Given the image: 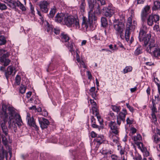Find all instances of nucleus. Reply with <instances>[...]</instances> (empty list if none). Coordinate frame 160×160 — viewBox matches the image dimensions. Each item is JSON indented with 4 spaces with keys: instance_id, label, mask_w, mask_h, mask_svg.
<instances>
[{
    "instance_id": "37998d69",
    "label": "nucleus",
    "mask_w": 160,
    "mask_h": 160,
    "mask_svg": "<svg viewBox=\"0 0 160 160\" xmlns=\"http://www.w3.org/2000/svg\"><path fill=\"white\" fill-rule=\"evenodd\" d=\"M92 126L93 128H98L99 131H100L101 129L100 127L96 125L95 122L92 123Z\"/></svg>"
},
{
    "instance_id": "0eeeda50",
    "label": "nucleus",
    "mask_w": 160,
    "mask_h": 160,
    "mask_svg": "<svg viewBox=\"0 0 160 160\" xmlns=\"http://www.w3.org/2000/svg\"><path fill=\"white\" fill-rule=\"evenodd\" d=\"M160 19L159 16L158 15H150L147 19V24L150 26H152L154 22L158 23Z\"/></svg>"
},
{
    "instance_id": "6e6552de",
    "label": "nucleus",
    "mask_w": 160,
    "mask_h": 160,
    "mask_svg": "<svg viewBox=\"0 0 160 160\" xmlns=\"http://www.w3.org/2000/svg\"><path fill=\"white\" fill-rule=\"evenodd\" d=\"M127 114L126 110L123 108L122 111L120 112L119 114L117 116V123L118 126H120L122 121L123 122L125 121V118Z\"/></svg>"
},
{
    "instance_id": "423d86ee",
    "label": "nucleus",
    "mask_w": 160,
    "mask_h": 160,
    "mask_svg": "<svg viewBox=\"0 0 160 160\" xmlns=\"http://www.w3.org/2000/svg\"><path fill=\"white\" fill-rule=\"evenodd\" d=\"M114 28L116 33L119 34L121 37L122 35L124 25L123 23L120 22L118 19H115L113 21Z\"/></svg>"
},
{
    "instance_id": "2eb2a0df",
    "label": "nucleus",
    "mask_w": 160,
    "mask_h": 160,
    "mask_svg": "<svg viewBox=\"0 0 160 160\" xmlns=\"http://www.w3.org/2000/svg\"><path fill=\"white\" fill-rule=\"evenodd\" d=\"M26 119L28 121V124L30 126L32 127L35 129H38V127L36 124L34 118L33 117L31 118L30 114L28 113L27 114Z\"/></svg>"
},
{
    "instance_id": "13d9d810",
    "label": "nucleus",
    "mask_w": 160,
    "mask_h": 160,
    "mask_svg": "<svg viewBox=\"0 0 160 160\" xmlns=\"http://www.w3.org/2000/svg\"><path fill=\"white\" fill-rule=\"evenodd\" d=\"M37 12H38V15H39L40 16V18L41 19V21L43 22H44L43 18L40 12L38 10H37Z\"/></svg>"
},
{
    "instance_id": "c03bdc74",
    "label": "nucleus",
    "mask_w": 160,
    "mask_h": 160,
    "mask_svg": "<svg viewBox=\"0 0 160 160\" xmlns=\"http://www.w3.org/2000/svg\"><path fill=\"white\" fill-rule=\"evenodd\" d=\"M126 105L127 106V107L129 109V110L132 112H134V109L131 106L129 103H126Z\"/></svg>"
},
{
    "instance_id": "0e129e2a",
    "label": "nucleus",
    "mask_w": 160,
    "mask_h": 160,
    "mask_svg": "<svg viewBox=\"0 0 160 160\" xmlns=\"http://www.w3.org/2000/svg\"><path fill=\"white\" fill-rule=\"evenodd\" d=\"M145 0H137L138 4L143 3Z\"/></svg>"
},
{
    "instance_id": "dca6fc26",
    "label": "nucleus",
    "mask_w": 160,
    "mask_h": 160,
    "mask_svg": "<svg viewBox=\"0 0 160 160\" xmlns=\"http://www.w3.org/2000/svg\"><path fill=\"white\" fill-rule=\"evenodd\" d=\"M150 6L147 5L142 10L141 14V16L142 21H144L150 12Z\"/></svg>"
},
{
    "instance_id": "9b49d317",
    "label": "nucleus",
    "mask_w": 160,
    "mask_h": 160,
    "mask_svg": "<svg viewBox=\"0 0 160 160\" xmlns=\"http://www.w3.org/2000/svg\"><path fill=\"white\" fill-rule=\"evenodd\" d=\"M132 139L133 140L135 143L137 145L138 148L141 149V147H143V144L141 142V141L142 140V137L141 135L138 134L136 135H134L132 137Z\"/></svg>"
},
{
    "instance_id": "cd10ccee",
    "label": "nucleus",
    "mask_w": 160,
    "mask_h": 160,
    "mask_svg": "<svg viewBox=\"0 0 160 160\" xmlns=\"http://www.w3.org/2000/svg\"><path fill=\"white\" fill-rule=\"evenodd\" d=\"M81 4L80 6V8L81 12H84V11L85 6L86 5L85 0H80Z\"/></svg>"
},
{
    "instance_id": "052dcab7",
    "label": "nucleus",
    "mask_w": 160,
    "mask_h": 160,
    "mask_svg": "<svg viewBox=\"0 0 160 160\" xmlns=\"http://www.w3.org/2000/svg\"><path fill=\"white\" fill-rule=\"evenodd\" d=\"M98 2L100 3L101 5H103L105 4V2L104 0H97Z\"/></svg>"
},
{
    "instance_id": "1a4fd4ad",
    "label": "nucleus",
    "mask_w": 160,
    "mask_h": 160,
    "mask_svg": "<svg viewBox=\"0 0 160 160\" xmlns=\"http://www.w3.org/2000/svg\"><path fill=\"white\" fill-rule=\"evenodd\" d=\"M109 126L110 128L111 132L110 133L118 135L119 133V126L116 124L115 122L111 121L109 124Z\"/></svg>"
},
{
    "instance_id": "de8ad7c7",
    "label": "nucleus",
    "mask_w": 160,
    "mask_h": 160,
    "mask_svg": "<svg viewBox=\"0 0 160 160\" xmlns=\"http://www.w3.org/2000/svg\"><path fill=\"white\" fill-rule=\"evenodd\" d=\"M34 8L32 5L30 3V10L31 13L32 15H34L35 13V11L34 10Z\"/></svg>"
},
{
    "instance_id": "a211bd4d",
    "label": "nucleus",
    "mask_w": 160,
    "mask_h": 160,
    "mask_svg": "<svg viewBox=\"0 0 160 160\" xmlns=\"http://www.w3.org/2000/svg\"><path fill=\"white\" fill-rule=\"evenodd\" d=\"M8 152L4 149L3 146H0V160H3L5 157L7 160Z\"/></svg>"
},
{
    "instance_id": "39448f33",
    "label": "nucleus",
    "mask_w": 160,
    "mask_h": 160,
    "mask_svg": "<svg viewBox=\"0 0 160 160\" xmlns=\"http://www.w3.org/2000/svg\"><path fill=\"white\" fill-rule=\"evenodd\" d=\"M4 2L12 9H15L16 7H18L22 11L25 10V7L18 1L15 2L12 0H4Z\"/></svg>"
},
{
    "instance_id": "ea45409f",
    "label": "nucleus",
    "mask_w": 160,
    "mask_h": 160,
    "mask_svg": "<svg viewBox=\"0 0 160 160\" xmlns=\"http://www.w3.org/2000/svg\"><path fill=\"white\" fill-rule=\"evenodd\" d=\"M7 8V7L5 4L0 2V9L3 10H6Z\"/></svg>"
},
{
    "instance_id": "7c9ffc66",
    "label": "nucleus",
    "mask_w": 160,
    "mask_h": 160,
    "mask_svg": "<svg viewBox=\"0 0 160 160\" xmlns=\"http://www.w3.org/2000/svg\"><path fill=\"white\" fill-rule=\"evenodd\" d=\"M92 110L93 114L97 115L99 114L98 110L97 108V106H92Z\"/></svg>"
},
{
    "instance_id": "72a5a7b5",
    "label": "nucleus",
    "mask_w": 160,
    "mask_h": 160,
    "mask_svg": "<svg viewBox=\"0 0 160 160\" xmlns=\"http://www.w3.org/2000/svg\"><path fill=\"white\" fill-rule=\"evenodd\" d=\"M132 70V68L131 66H127L124 69H123V72L124 73H125L131 71Z\"/></svg>"
},
{
    "instance_id": "c9c22d12",
    "label": "nucleus",
    "mask_w": 160,
    "mask_h": 160,
    "mask_svg": "<svg viewBox=\"0 0 160 160\" xmlns=\"http://www.w3.org/2000/svg\"><path fill=\"white\" fill-rule=\"evenodd\" d=\"M26 90V87L24 85L22 84L19 88L20 92L23 94L25 92Z\"/></svg>"
},
{
    "instance_id": "5fc2aeb1",
    "label": "nucleus",
    "mask_w": 160,
    "mask_h": 160,
    "mask_svg": "<svg viewBox=\"0 0 160 160\" xmlns=\"http://www.w3.org/2000/svg\"><path fill=\"white\" fill-rule=\"evenodd\" d=\"M87 73L88 76V79H91L92 78V76L91 72L89 71H87Z\"/></svg>"
},
{
    "instance_id": "58836bf2",
    "label": "nucleus",
    "mask_w": 160,
    "mask_h": 160,
    "mask_svg": "<svg viewBox=\"0 0 160 160\" xmlns=\"http://www.w3.org/2000/svg\"><path fill=\"white\" fill-rule=\"evenodd\" d=\"M152 122H153L155 124H156L157 123V120L155 114L152 113Z\"/></svg>"
},
{
    "instance_id": "e2e57ef3",
    "label": "nucleus",
    "mask_w": 160,
    "mask_h": 160,
    "mask_svg": "<svg viewBox=\"0 0 160 160\" xmlns=\"http://www.w3.org/2000/svg\"><path fill=\"white\" fill-rule=\"evenodd\" d=\"M155 82L158 86V92L160 95V84L157 82L156 81H155Z\"/></svg>"
},
{
    "instance_id": "338daca9",
    "label": "nucleus",
    "mask_w": 160,
    "mask_h": 160,
    "mask_svg": "<svg viewBox=\"0 0 160 160\" xmlns=\"http://www.w3.org/2000/svg\"><path fill=\"white\" fill-rule=\"evenodd\" d=\"M149 155V152L147 151V150H146L145 151L144 153V156H145L146 157H148V156Z\"/></svg>"
},
{
    "instance_id": "f3484780",
    "label": "nucleus",
    "mask_w": 160,
    "mask_h": 160,
    "mask_svg": "<svg viewBox=\"0 0 160 160\" xmlns=\"http://www.w3.org/2000/svg\"><path fill=\"white\" fill-rule=\"evenodd\" d=\"M9 53L7 52L6 53L3 54L0 58L1 62L4 63V65L5 67L8 65L10 62V60L7 58L9 56Z\"/></svg>"
},
{
    "instance_id": "e433bc0d",
    "label": "nucleus",
    "mask_w": 160,
    "mask_h": 160,
    "mask_svg": "<svg viewBox=\"0 0 160 160\" xmlns=\"http://www.w3.org/2000/svg\"><path fill=\"white\" fill-rule=\"evenodd\" d=\"M21 78L20 76L17 75L15 78V82L16 84L19 85L21 82Z\"/></svg>"
},
{
    "instance_id": "5701e85b",
    "label": "nucleus",
    "mask_w": 160,
    "mask_h": 160,
    "mask_svg": "<svg viewBox=\"0 0 160 160\" xmlns=\"http://www.w3.org/2000/svg\"><path fill=\"white\" fill-rule=\"evenodd\" d=\"M130 28H126V29L125 32V37L126 40L127 41H128L130 38V34L131 32L133 31Z\"/></svg>"
},
{
    "instance_id": "a19ab883",
    "label": "nucleus",
    "mask_w": 160,
    "mask_h": 160,
    "mask_svg": "<svg viewBox=\"0 0 160 160\" xmlns=\"http://www.w3.org/2000/svg\"><path fill=\"white\" fill-rule=\"evenodd\" d=\"M160 141V138L158 137L157 135H155L154 137V141L156 143H158Z\"/></svg>"
},
{
    "instance_id": "680f3d73",
    "label": "nucleus",
    "mask_w": 160,
    "mask_h": 160,
    "mask_svg": "<svg viewBox=\"0 0 160 160\" xmlns=\"http://www.w3.org/2000/svg\"><path fill=\"white\" fill-rule=\"evenodd\" d=\"M132 133V134H134L136 132L137 130L134 128H132L131 129Z\"/></svg>"
},
{
    "instance_id": "7ed1b4c3",
    "label": "nucleus",
    "mask_w": 160,
    "mask_h": 160,
    "mask_svg": "<svg viewBox=\"0 0 160 160\" xmlns=\"http://www.w3.org/2000/svg\"><path fill=\"white\" fill-rule=\"evenodd\" d=\"M89 11L88 12V18L82 17V25L87 29L88 27L91 28L92 27V11L98 14L101 13V9L99 2L94 1V0H88Z\"/></svg>"
},
{
    "instance_id": "6ab92c4d",
    "label": "nucleus",
    "mask_w": 160,
    "mask_h": 160,
    "mask_svg": "<svg viewBox=\"0 0 160 160\" xmlns=\"http://www.w3.org/2000/svg\"><path fill=\"white\" fill-rule=\"evenodd\" d=\"M45 30L47 32L50 34H51L53 32V27L47 21L43 22Z\"/></svg>"
},
{
    "instance_id": "f257e3e1",
    "label": "nucleus",
    "mask_w": 160,
    "mask_h": 160,
    "mask_svg": "<svg viewBox=\"0 0 160 160\" xmlns=\"http://www.w3.org/2000/svg\"><path fill=\"white\" fill-rule=\"evenodd\" d=\"M147 26L143 24L140 28L138 38L140 42H143L144 47L146 48V51L151 54L154 57H160V48L158 47L155 43V40L151 38L150 34H146Z\"/></svg>"
},
{
    "instance_id": "f03ea898",
    "label": "nucleus",
    "mask_w": 160,
    "mask_h": 160,
    "mask_svg": "<svg viewBox=\"0 0 160 160\" xmlns=\"http://www.w3.org/2000/svg\"><path fill=\"white\" fill-rule=\"evenodd\" d=\"M8 112V128L13 129L14 132H16L17 128L16 124L19 128H20L23 124L21 118L19 114H18L15 111V109L12 107L9 106L7 107Z\"/></svg>"
},
{
    "instance_id": "2f4dec72",
    "label": "nucleus",
    "mask_w": 160,
    "mask_h": 160,
    "mask_svg": "<svg viewBox=\"0 0 160 160\" xmlns=\"http://www.w3.org/2000/svg\"><path fill=\"white\" fill-rule=\"evenodd\" d=\"M142 52V48L141 47H138L135 50L134 53L136 55H138Z\"/></svg>"
},
{
    "instance_id": "a18cd8bd",
    "label": "nucleus",
    "mask_w": 160,
    "mask_h": 160,
    "mask_svg": "<svg viewBox=\"0 0 160 160\" xmlns=\"http://www.w3.org/2000/svg\"><path fill=\"white\" fill-rule=\"evenodd\" d=\"M155 100H154V102H156V103H158L160 100V98L159 97V96L158 95H157L155 96Z\"/></svg>"
},
{
    "instance_id": "b1692460",
    "label": "nucleus",
    "mask_w": 160,
    "mask_h": 160,
    "mask_svg": "<svg viewBox=\"0 0 160 160\" xmlns=\"http://www.w3.org/2000/svg\"><path fill=\"white\" fill-rule=\"evenodd\" d=\"M154 6L152 8L153 10L158 9L160 8V2L159 1H156L154 2Z\"/></svg>"
},
{
    "instance_id": "f8f14e48",
    "label": "nucleus",
    "mask_w": 160,
    "mask_h": 160,
    "mask_svg": "<svg viewBox=\"0 0 160 160\" xmlns=\"http://www.w3.org/2000/svg\"><path fill=\"white\" fill-rule=\"evenodd\" d=\"M38 120L42 129L46 128L49 124V122L48 120L44 118L38 117Z\"/></svg>"
},
{
    "instance_id": "f704fd0d",
    "label": "nucleus",
    "mask_w": 160,
    "mask_h": 160,
    "mask_svg": "<svg viewBox=\"0 0 160 160\" xmlns=\"http://www.w3.org/2000/svg\"><path fill=\"white\" fill-rule=\"evenodd\" d=\"M111 108L112 110L114 112H118L120 110V107L117 106L115 105H112Z\"/></svg>"
},
{
    "instance_id": "774afa93",
    "label": "nucleus",
    "mask_w": 160,
    "mask_h": 160,
    "mask_svg": "<svg viewBox=\"0 0 160 160\" xmlns=\"http://www.w3.org/2000/svg\"><path fill=\"white\" fill-rule=\"evenodd\" d=\"M137 88L136 87H135L134 88H131L130 91L131 92H134L137 90Z\"/></svg>"
},
{
    "instance_id": "c85d7f7f",
    "label": "nucleus",
    "mask_w": 160,
    "mask_h": 160,
    "mask_svg": "<svg viewBox=\"0 0 160 160\" xmlns=\"http://www.w3.org/2000/svg\"><path fill=\"white\" fill-rule=\"evenodd\" d=\"M6 43V40L5 38L2 35L0 36V45H4Z\"/></svg>"
},
{
    "instance_id": "4d7b16f0",
    "label": "nucleus",
    "mask_w": 160,
    "mask_h": 160,
    "mask_svg": "<svg viewBox=\"0 0 160 160\" xmlns=\"http://www.w3.org/2000/svg\"><path fill=\"white\" fill-rule=\"evenodd\" d=\"M97 134L95 133L94 131H92L91 133V136L92 138H95L97 136Z\"/></svg>"
},
{
    "instance_id": "6e6d98bb",
    "label": "nucleus",
    "mask_w": 160,
    "mask_h": 160,
    "mask_svg": "<svg viewBox=\"0 0 160 160\" xmlns=\"http://www.w3.org/2000/svg\"><path fill=\"white\" fill-rule=\"evenodd\" d=\"M90 102L92 104V106H97L96 103L93 100L90 99Z\"/></svg>"
},
{
    "instance_id": "79ce46f5",
    "label": "nucleus",
    "mask_w": 160,
    "mask_h": 160,
    "mask_svg": "<svg viewBox=\"0 0 160 160\" xmlns=\"http://www.w3.org/2000/svg\"><path fill=\"white\" fill-rule=\"evenodd\" d=\"M159 29V26L158 24H155L153 27V30L157 33Z\"/></svg>"
},
{
    "instance_id": "c756f323",
    "label": "nucleus",
    "mask_w": 160,
    "mask_h": 160,
    "mask_svg": "<svg viewBox=\"0 0 160 160\" xmlns=\"http://www.w3.org/2000/svg\"><path fill=\"white\" fill-rule=\"evenodd\" d=\"M152 113L155 114V113L157 112V111L156 106V103L154 101V99L152 100Z\"/></svg>"
},
{
    "instance_id": "aec40b11",
    "label": "nucleus",
    "mask_w": 160,
    "mask_h": 160,
    "mask_svg": "<svg viewBox=\"0 0 160 160\" xmlns=\"http://www.w3.org/2000/svg\"><path fill=\"white\" fill-rule=\"evenodd\" d=\"M64 14L63 13H58L57 14L55 18V20L58 22H61L62 21H64Z\"/></svg>"
},
{
    "instance_id": "4be33fe9",
    "label": "nucleus",
    "mask_w": 160,
    "mask_h": 160,
    "mask_svg": "<svg viewBox=\"0 0 160 160\" xmlns=\"http://www.w3.org/2000/svg\"><path fill=\"white\" fill-rule=\"evenodd\" d=\"M117 135L110 133L109 134V137L112 140L113 142L117 144L118 142V138L117 136Z\"/></svg>"
},
{
    "instance_id": "864d4df0",
    "label": "nucleus",
    "mask_w": 160,
    "mask_h": 160,
    "mask_svg": "<svg viewBox=\"0 0 160 160\" xmlns=\"http://www.w3.org/2000/svg\"><path fill=\"white\" fill-rule=\"evenodd\" d=\"M76 59L77 61L78 62H80V58L79 56V55L78 53V52H77V51H76Z\"/></svg>"
},
{
    "instance_id": "69168bd1",
    "label": "nucleus",
    "mask_w": 160,
    "mask_h": 160,
    "mask_svg": "<svg viewBox=\"0 0 160 160\" xmlns=\"http://www.w3.org/2000/svg\"><path fill=\"white\" fill-rule=\"evenodd\" d=\"M31 94H32L31 92H29L26 93V96L28 98L31 96Z\"/></svg>"
},
{
    "instance_id": "09e8293b",
    "label": "nucleus",
    "mask_w": 160,
    "mask_h": 160,
    "mask_svg": "<svg viewBox=\"0 0 160 160\" xmlns=\"http://www.w3.org/2000/svg\"><path fill=\"white\" fill-rule=\"evenodd\" d=\"M80 64V66L81 67H83L84 68H86L85 65L83 61L81 60L80 61V62H78Z\"/></svg>"
},
{
    "instance_id": "9d476101",
    "label": "nucleus",
    "mask_w": 160,
    "mask_h": 160,
    "mask_svg": "<svg viewBox=\"0 0 160 160\" xmlns=\"http://www.w3.org/2000/svg\"><path fill=\"white\" fill-rule=\"evenodd\" d=\"M115 12V9L112 7H104L103 8V12L106 17H111Z\"/></svg>"
},
{
    "instance_id": "bb28decb",
    "label": "nucleus",
    "mask_w": 160,
    "mask_h": 160,
    "mask_svg": "<svg viewBox=\"0 0 160 160\" xmlns=\"http://www.w3.org/2000/svg\"><path fill=\"white\" fill-rule=\"evenodd\" d=\"M101 25L103 27H105L108 25V22L106 18L105 17H102L101 19Z\"/></svg>"
},
{
    "instance_id": "20e7f679",
    "label": "nucleus",
    "mask_w": 160,
    "mask_h": 160,
    "mask_svg": "<svg viewBox=\"0 0 160 160\" xmlns=\"http://www.w3.org/2000/svg\"><path fill=\"white\" fill-rule=\"evenodd\" d=\"M64 22L67 26H73L77 29H78L80 28L78 19L72 16L69 15L64 17Z\"/></svg>"
},
{
    "instance_id": "a878e982",
    "label": "nucleus",
    "mask_w": 160,
    "mask_h": 160,
    "mask_svg": "<svg viewBox=\"0 0 160 160\" xmlns=\"http://www.w3.org/2000/svg\"><path fill=\"white\" fill-rule=\"evenodd\" d=\"M74 45V44L73 43H69L68 44V48L69 49V51L72 54L73 53H75L74 50L73 48V46Z\"/></svg>"
},
{
    "instance_id": "4468645a",
    "label": "nucleus",
    "mask_w": 160,
    "mask_h": 160,
    "mask_svg": "<svg viewBox=\"0 0 160 160\" xmlns=\"http://www.w3.org/2000/svg\"><path fill=\"white\" fill-rule=\"evenodd\" d=\"M132 18L131 16L128 18L126 28H130L132 30H134L137 25V22L135 21H133L132 22Z\"/></svg>"
},
{
    "instance_id": "393cba45",
    "label": "nucleus",
    "mask_w": 160,
    "mask_h": 160,
    "mask_svg": "<svg viewBox=\"0 0 160 160\" xmlns=\"http://www.w3.org/2000/svg\"><path fill=\"white\" fill-rule=\"evenodd\" d=\"M61 36L62 40L63 42H67L69 39V37L67 34L62 33L61 34Z\"/></svg>"
},
{
    "instance_id": "ddd939ff",
    "label": "nucleus",
    "mask_w": 160,
    "mask_h": 160,
    "mask_svg": "<svg viewBox=\"0 0 160 160\" xmlns=\"http://www.w3.org/2000/svg\"><path fill=\"white\" fill-rule=\"evenodd\" d=\"M49 3L46 1H41L39 4L41 10L43 12L47 13L48 11V6Z\"/></svg>"
},
{
    "instance_id": "412c9836",
    "label": "nucleus",
    "mask_w": 160,
    "mask_h": 160,
    "mask_svg": "<svg viewBox=\"0 0 160 160\" xmlns=\"http://www.w3.org/2000/svg\"><path fill=\"white\" fill-rule=\"evenodd\" d=\"M15 69H13V67L10 66L8 67L7 69V72H6V75L7 78L8 77V76L12 74L13 75H15Z\"/></svg>"
},
{
    "instance_id": "3c124183",
    "label": "nucleus",
    "mask_w": 160,
    "mask_h": 160,
    "mask_svg": "<svg viewBox=\"0 0 160 160\" xmlns=\"http://www.w3.org/2000/svg\"><path fill=\"white\" fill-rule=\"evenodd\" d=\"M53 31L54 32V33L56 34H58L60 33V30L58 28H54L53 30Z\"/></svg>"
},
{
    "instance_id": "8fccbe9b",
    "label": "nucleus",
    "mask_w": 160,
    "mask_h": 160,
    "mask_svg": "<svg viewBox=\"0 0 160 160\" xmlns=\"http://www.w3.org/2000/svg\"><path fill=\"white\" fill-rule=\"evenodd\" d=\"M102 137H103V136H102V137L100 138V139H99V138H98L97 139V142L99 144H101L103 142V140H102Z\"/></svg>"
},
{
    "instance_id": "603ef678",
    "label": "nucleus",
    "mask_w": 160,
    "mask_h": 160,
    "mask_svg": "<svg viewBox=\"0 0 160 160\" xmlns=\"http://www.w3.org/2000/svg\"><path fill=\"white\" fill-rule=\"evenodd\" d=\"M127 124H131L133 122V121L129 119V118H128L126 119Z\"/></svg>"
},
{
    "instance_id": "4c0bfd02",
    "label": "nucleus",
    "mask_w": 160,
    "mask_h": 160,
    "mask_svg": "<svg viewBox=\"0 0 160 160\" xmlns=\"http://www.w3.org/2000/svg\"><path fill=\"white\" fill-rule=\"evenodd\" d=\"M96 88L95 87H93L91 88L89 90V91L93 93H92V97L95 98L96 97V94L94 93V92Z\"/></svg>"
},
{
    "instance_id": "bf43d9fd",
    "label": "nucleus",
    "mask_w": 160,
    "mask_h": 160,
    "mask_svg": "<svg viewBox=\"0 0 160 160\" xmlns=\"http://www.w3.org/2000/svg\"><path fill=\"white\" fill-rule=\"evenodd\" d=\"M42 115L46 117L48 115V113L45 110H43L42 112Z\"/></svg>"
},
{
    "instance_id": "49530a36",
    "label": "nucleus",
    "mask_w": 160,
    "mask_h": 160,
    "mask_svg": "<svg viewBox=\"0 0 160 160\" xmlns=\"http://www.w3.org/2000/svg\"><path fill=\"white\" fill-rule=\"evenodd\" d=\"M112 159L113 160H119V158L117 155H112L111 156Z\"/></svg>"
},
{
    "instance_id": "473e14b6",
    "label": "nucleus",
    "mask_w": 160,
    "mask_h": 160,
    "mask_svg": "<svg viewBox=\"0 0 160 160\" xmlns=\"http://www.w3.org/2000/svg\"><path fill=\"white\" fill-rule=\"evenodd\" d=\"M56 12V9L54 8L52 9L50 11L49 17L50 18H52L54 16Z\"/></svg>"
}]
</instances>
